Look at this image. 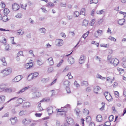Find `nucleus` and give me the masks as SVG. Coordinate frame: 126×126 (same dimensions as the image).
I'll use <instances>...</instances> for the list:
<instances>
[{
    "label": "nucleus",
    "instance_id": "680f3d73",
    "mask_svg": "<svg viewBox=\"0 0 126 126\" xmlns=\"http://www.w3.org/2000/svg\"><path fill=\"white\" fill-rule=\"evenodd\" d=\"M97 33L99 34H101L103 33V31L99 30H97Z\"/></svg>",
    "mask_w": 126,
    "mask_h": 126
},
{
    "label": "nucleus",
    "instance_id": "4c0bfd02",
    "mask_svg": "<svg viewBox=\"0 0 126 126\" xmlns=\"http://www.w3.org/2000/svg\"><path fill=\"white\" fill-rule=\"evenodd\" d=\"M73 14L75 17H78L79 15V13L77 11H76L74 12Z\"/></svg>",
    "mask_w": 126,
    "mask_h": 126
},
{
    "label": "nucleus",
    "instance_id": "603ef678",
    "mask_svg": "<svg viewBox=\"0 0 126 126\" xmlns=\"http://www.w3.org/2000/svg\"><path fill=\"white\" fill-rule=\"evenodd\" d=\"M48 6H49L50 7H53L54 6V4L51 2H49L47 4Z\"/></svg>",
    "mask_w": 126,
    "mask_h": 126
},
{
    "label": "nucleus",
    "instance_id": "1a4fd4ad",
    "mask_svg": "<svg viewBox=\"0 0 126 126\" xmlns=\"http://www.w3.org/2000/svg\"><path fill=\"white\" fill-rule=\"evenodd\" d=\"M86 59L85 57L83 55L81 56L79 60V63L80 64H82L85 62Z\"/></svg>",
    "mask_w": 126,
    "mask_h": 126
},
{
    "label": "nucleus",
    "instance_id": "de8ad7c7",
    "mask_svg": "<svg viewBox=\"0 0 126 126\" xmlns=\"http://www.w3.org/2000/svg\"><path fill=\"white\" fill-rule=\"evenodd\" d=\"M49 98H45L41 101V102L43 101L47 102L49 101Z\"/></svg>",
    "mask_w": 126,
    "mask_h": 126
},
{
    "label": "nucleus",
    "instance_id": "58836bf2",
    "mask_svg": "<svg viewBox=\"0 0 126 126\" xmlns=\"http://www.w3.org/2000/svg\"><path fill=\"white\" fill-rule=\"evenodd\" d=\"M39 74V73L38 72H36L32 73V75L33 76V77L34 79H35L37 77Z\"/></svg>",
    "mask_w": 126,
    "mask_h": 126
},
{
    "label": "nucleus",
    "instance_id": "4be33fe9",
    "mask_svg": "<svg viewBox=\"0 0 126 126\" xmlns=\"http://www.w3.org/2000/svg\"><path fill=\"white\" fill-rule=\"evenodd\" d=\"M96 119L97 120L98 122H101L102 120V117L100 115H98L97 116Z\"/></svg>",
    "mask_w": 126,
    "mask_h": 126
},
{
    "label": "nucleus",
    "instance_id": "393cba45",
    "mask_svg": "<svg viewBox=\"0 0 126 126\" xmlns=\"http://www.w3.org/2000/svg\"><path fill=\"white\" fill-rule=\"evenodd\" d=\"M100 89V88L99 86H97L95 87L94 89V92L96 94L98 93L97 92Z\"/></svg>",
    "mask_w": 126,
    "mask_h": 126
},
{
    "label": "nucleus",
    "instance_id": "a18cd8bd",
    "mask_svg": "<svg viewBox=\"0 0 126 126\" xmlns=\"http://www.w3.org/2000/svg\"><path fill=\"white\" fill-rule=\"evenodd\" d=\"M15 17L17 18H20L22 17V15L21 13H19L15 16Z\"/></svg>",
    "mask_w": 126,
    "mask_h": 126
},
{
    "label": "nucleus",
    "instance_id": "ddd939ff",
    "mask_svg": "<svg viewBox=\"0 0 126 126\" xmlns=\"http://www.w3.org/2000/svg\"><path fill=\"white\" fill-rule=\"evenodd\" d=\"M68 61L69 63L72 64L74 62L75 60L73 57H71L68 59Z\"/></svg>",
    "mask_w": 126,
    "mask_h": 126
},
{
    "label": "nucleus",
    "instance_id": "20e7f679",
    "mask_svg": "<svg viewBox=\"0 0 126 126\" xmlns=\"http://www.w3.org/2000/svg\"><path fill=\"white\" fill-rule=\"evenodd\" d=\"M110 63H113L115 66H116L119 63V61L117 59L113 58L111 60Z\"/></svg>",
    "mask_w": 126,
    "mask_h": 126
},
{
    "label": "nucleus",
    "instance_id": "423d86ee",
    "mask_svg": "<svg viewBox=\"0 0 126 126\" xmlns=\"http://www.w3.org/2000/svg\"><path fill=\"white\" fill-rule=\"evenodd\" d=\"M66 120L67 123H66L65 124L67 125L68 124H72L74 123V121L73 119L70 117H67L66 118Z\"/></svg>",
    "mask_w": 126,
    "mask_h": 126
},
{
    "label": "nucleus",
    "instance_id": "4468645a",
    "mask_svg": "<svg viewBox=\"0 0 126 126\" xmlns=\"http://www.w3.org/2000/svg\"><path fill=\"white\" fill-rule=\"evenodd\" d=\"M17 97H15L13 98L10 99L8 101L6 102L3 105H2V106L1 107V108H0V111L1 110H2L4 108V107L5 105L6 104L9 103L10 101H11L12 100H14V99H16V98H17Z\"/></svg>",
    "mask_w": 126,
    "mask_h": 126
},
{
    "label": "nucleus",
    "instance_id": "13d9d810",
    "mask_svg": "<svg viewBox=\"0 0 126 126\" xmlns=\"http://www.w3.org/2000/svg\"><path fill=\"white\" fill-rule=\"evenodd\" d=\"M53 70V68L52 67H50L48 69L47 71L48 72L50 73L52 72Z\"/></svg>",
    "mask_w": 126,
    "mask_h": 126
},
{
    "label": "nucleus",
    "instance_id": "052dcab7",
    "mask_svg": "<svg viewBox=\"0 0 126 126\" xmlns=\"http://www.w3.org/2000/svg\"><path fill=\"white\" fill-rule=\"evenodd\" d=\"M114 119V117L113 115L110 116L109 117V120L111 121H113Z\"/></svg>",
    "mask_w": 126,
    "mask_h": 126
},
{
    "label": "nucleus",
    "instance_id": "dca6fc26",
    "mask_svg": "<svg viewBox=\"0 0 126 126\" xmlns=\"http://www.w3.org/2000/svg\"><path fill=\"white\" fill-rule=\"evenodd\" d=\"M0 60L2 62V64L4 66L7 65V64L6 62L5 59V58L4 57H3L1 58L0 59Z\"/></svg>",
    "mask_w": 126,
    "mask_h": 126
},
{
    "label": "nucleus",
    "instance_id": "e2e57ef3",
    "mask_svg": "<svg viewBox=\"0 0 126 126\" xmlns=\"http://www.w3.org/2000/svg\"><path fill=\"white\" fill-rule=\"evenodd\" d=\"M63 60H61L60 62L57 65V66L58 67H60L61 64H62V63H63Z\"/></svg>",
    "mask_w": 126,
    "mask_h": 126
},
{
    "label": "nucleus",
    "instance_id": "473e14b6",
    "mask_svg": "<svg viewBox=\"0 0 126 126\" xmlns=\"http://www.w3.org/2000/svg\"><path fill=\"white\" fill-rule=\"evenodd\" d=\"M83 112L84 114L86 115H88L89 113V111L86 109L83 110Z\"/></svg>",
    "mask_w": 126,
    "mask_h": 126
},
{
    "label": "nucleus",
    "instance_id": "72a5a7b5",
    "mask_svg": "<svg viewBox=\"0 0 126 126\" xmlns=\"http://www.w3.org/2000/svg\"><path fill=\"white\" fill-rule=\"evenodd\" d=\"M10 11L8 9H5L3 10V12L5 15H7L9 12Z\"/></svg>",
    "mask_w": 126,
    "mask_h": 126
},
{
    "label": "nucleus",
    "instance_id": "9d476101",
    "mask_svg": "<svg viewBox=\"0 0 126 126\" xmlns=\"http://www.w3.org/2000/svg\"><path fill=\"white\" fill-rule=\"evenodd\" d=\"M12 8L14 11H16L19 9V6L18 4L16 3H14L12 5Z\"/></svg>",
    "mask_w": 126,
    "mask_h": 126
},
{
    "label": "nucleus",
    "instance_id": "6e6d98bb",
    "mask_svg": "<svg viewBox=\"0 0 126 126\" xmlns=\"http://www.w3.org/2000/svg\"><path fill=\"white\" fill-rule=\"evenodd\" d=\"M108 39L111 41L113 40L114 41H116V39L115 38L111 36L109 37Z\"/></svg>",
    "mask_w": 126,
    "mask_h": 126
},
{
    "label": "nucleus",
    "instance_id": "338daca9",
    "mask_svg": "<svg viewBox=\"0 0 126 126\" xmlns=\"http://www.w3.org/2000/svg\"><path fill=\"white\" fill-rule=\"evenodd\" d=\"M115 95L116 96V97H118L119 96V93L117 91H115L114 93Z\"/></svg>",
    "mask_w": 126,
    "mask_h": 126
},
{
    "label": "nucleus",
    "instance_id": "774afa93",
    "mask_svg": "<svg viewBox=\"0 0 126 126\" xmlns=\"http://www.w3.org/2000/svg\"><path fill=\"white\" fill-rule=\"evenodd\" d=\"M103 21L104 20L102 19H100L98 22V24H101Z\"/></svg>",
    "mask_w": 126,
    "mask_h": 126
},
{
    "label": "nucleus",
    "instance_id": "2f4dec72",
    "mask_svg": "<svg viewBox=\"0 0 126 126\" xmlns=\"http://www.w3.org/2000/svg\"><path fill=\"white\" fill-rule=\"evenodd\" d=\"M88 21L85 19H84L82 23V25H84L85 26H86L88 24Z\"/></svg>",
    "mask_w": 126,
    "mask_h": 126
},
{
    "label": "nucleus",
    "instance_id": "2eb2a0df",
    "mask_svg": "<svg viewBox=\"0 0 126 126\" xmlns=\"http://www.w3.org/2000/svg\"><path fill=\"white\" fill-rule=\"evenodd\" d=\"M24 33V31L22 29H20L17 31V34L19 35H22Z\"/></svg>",
    "mask_w": 126,
    "mask_h": 126
},
{
    "label": "nucleus",
    "instance_id": "f8f14e48",
    "mask_svg": "<svg viewBox=\"0 0 126 126\" xmlns=\"http://www.w3.org/2000/svg\"><path fill=\"white\" fill-rule=\"evenodd\" d=\"M5 97L3 95L0 96V104L3 103L5 100Z\"/></svg>",
    "mask_w": 126,
    "mask_h": 126
},
{
    "label": "nucleus",
    "instance_id": "b1692460",
    "mask_svg": "<svg viewBox=\"0 0 126 126\" xmlns=\"http://www.w3.org/2000/svg\"><path fill=\"white\" fill-rule=\"evenodd\" d=\"M47 60H48L49 62V64L50 65H52L53 64L54 62L53 60V59L52 57H50L47 59Z\"/></svg>",
    "mask_w": 126,
    "mask_h": 126
},
{
    "label": "nucleus",
    "instance_id": "f704fd0d",
    "mask_svg": "<svg viewBox=\"0 0 126 126\" xmlns=\"http://www.w3.org/2000/svg\"><path fill=\"white\" fill-rule=\"evenodd\" d=\"M49 79L48 78H43L42 79L41 81L43 83H45L48 81Z\"/></svg>",
    "mask_w": 126,
    "mask_h": 126
},
{
    "label": "nucleus",
    "instance_id": "7c9ffc66",
    "mask_svg": "<svg viewBox=\"0 0 126 126\" xmlns=\"http://www.w3.org/2000/svg\"><path fill=\"white\" fill-rule=\"evenodd\" d=\"M105 12L104 10H102L100 11H98L96 12V13L97 14H102L104 13Z\"/></svg>",
    "mask_w": 126,
    "mask_h": 126
},
{
    "label": "nucleus",
    "instance_id": "79ce46f5",
    "mask_svg": "<svg viewBox=\"0 0 126 126\" xmlns=\"http://www.w3.org/2000/svg\"><path fill=\"white\" fill-rule=\"evenodd\" d=\"M23 55V51H20L18 52L17 54V57H18L21 56L22 55Z\"/></svg>",
    "mask_w": 126,
    "mask_h": 126
},
{
    "label": "nucleus",
    "instance_id": "f257e3e1",
    "mask_svg": "<svg viewBox=\"0 0 126 126\" xmlns=\"http://www.w3.org/2000/svg\"><path fill=\"white\" fill-rule=\"evenodd\" d=\"M11 72L12 69L10 67H8L2 70L1 73L3 74L4 76H6L9 75Z\"/></svg>",
    "mask_w": 126,
    "mask_h": 126
},
{
    "label": "nucleus",
    "instance_id": "bb28decb",
    "mask_svg": "<svg viewBox=\"0 0 126 126\" xmlns=\"http://www.w3.org/2000/svg\"><path fill=\"white\" fill-rule=\"evenodd\" d=\"M4 46L5 47V50H10L9 45L8 44H4Z\"/></svg>",
    "mask_w": 126,
    "mask_h": 126
},
{
    "label": "nucleus",
    "instance_id": "c85d7f7f",
    "mask_svg": "<svg viewBox=\"0 0 126 126\" xmlns=\"http://www.w3.org/2000/svg\"><path fill=\"white\" fill-rule=\"evenodd\" d=\"M27 112L26 110H22L19 113V115H23L26 113Z\"/></svg>",
    "mask_w": 126,
    "mask_h": 126
},
{
    "label": "nucleus",
    "instance_id": "e433bc0d",
    "mask_svg": "<svg viewBox=\"0 0 126 126\" xmlns=\"http://www.w3.org/2000/svg\"><path fill=\"white\" fill-rule=\"evenodd\" d=\"M25 91V90L24 89V88H23L22 89L20 90L18 92H16V94H20L21 93H23V92Z\"/></svg>",
    "mask_w": 126,
    "mask_h": 126
},
{
    "label": "nucleus",
    "instance_id": "37998d69",
    "mask_svg": "<svg viewBox=\"0 0 126 126\" xmlns=\"http://www.w3.org/2000/svg\"><path fill=\"white\" fill-rule=\"evenodd\" d=\"M95 21V20L94 19H93L90 22L89 24L90 25L93 26L94 23Z\"/></svg>",
    "mask_w": 126,
    "mask_h": 126
},
{
    "label": "nucleus",
    "instance_id": "a19ab883",
    "mask_svg": "<svg viewBox=\"0 0 126 126\" xmlns=\"http://www.w3.org/2000/svg\"><path fill=\"white\" fill-rule=\"evenodd\" d=\"M85 9L84 8H83L80 11V14H82L85 15Z\"/></svg>",
    "mask_w": 126,
    "mask_h": 126
},
{
    "label": "nucleus",
    "instance_id": "6e6552de",
    "mask_svg": "<svg viewBox=\"0 0 126 126\" xmlns=\"http://www.w3.org/2000/svg\"><path fill=\"white\" fill-rule=\"evenodd\" d=\"M3 91L5 92L10 93L12 92H15V91L16 89L14 88H8L4 89Z\"/></svg>",
    "mask_w": 126,
    "mask_h": 126
},
{
    "label": "nucleus",
    "instance_id": "aec40b11",
    "mask_svg": "<svg viewBox=\"0 0 126 126\" xmlns=\"http://www.w3.org/2000/svg\"><path fill=\"white\" fill-rule=\"evenodd\" d=\"M32 73L30 74L28 77L27 79L28 81H30L32 79H34L33 76L32 75Z\"/></svg>",
    "mask_w": 126,
    "mask_h": 126
},
{
    "label": "nucleus",
    "instance_id": "7ed1b4c3",
    "mask_svg": "<svg viewBox=\"0 0 126 126\" xmlns=\"http://www.w3.org/2000/svg\"><path fill=\"white\" fill-rule=\"evenodd\" d=\"M33 97L32 98H35L36 97H38L41 96V94L40 92H36L32 93Z\"/></svg>",
    "mask_w": 126,
    "mask_h": 126
},
{
    "label": "nucleus",
    "instance_id": "412c9836",
    "mask_svg": "<svg viewBox=\"0 0 126 126\" xmlns=\"http://www.w3.org/2000/svg\"><path fill=\"white\" fill-rule=\"evenodd\" d=\"M33 65V63H30L27 64L26 66H27V67H26L27 69L30 68L32 67Z\"/></svg>",
    "mask_w": 126,
    "mask_h": 126
},
{
    "label": "nucleus",
    "instance_id": "f3484780",
    "mask_svg": "<svg viewBox=\"0 0 126 126\" xmlns=\"http://www.w3.org/2000/svg\"><path fill=\"white\" fill-rule=\"evenodd\" d=\"M31 106V104L29 102H27L23 103V107H29Z\"/></svg>",
    "mask_w": 126,
    "mask_h": 126
},
{
    "label": "nucleus",
    "instance_id": "f03ea898",
    "mask_svg": "<svg viewBox=\"0 0 126 126\" xmlns=\"http://www.w3.org/2000/svg\"><path fill=\"white\" fill-rule=\"evenodd\" d=\"M56 45L58 47L62 46L63 43L62 40L60 39H57L56 41Z\"/></svg>",
    "mask_w": 126,
    "mask_h": 126
},
{
    "label": "nucleus",
    "instance_id": "8fccbe9b",
    "mask_svg": "<svg viewBox=\"0 0 126 126\" xmlns=\"http://www.w3.org/2000/svg\"><path fill=\"white\" fill-rule=\"evenodd\" d=\"M4 22L7 21L8 20V19L6 16H4L2 18Z\"/></svg>",
    "mask_w": 126,
    "mask_h": 126
},
{
    "label": "nucleus",
    "instance_id": "bf43d9fd",
    "mask_svg": "<svg viewBox=\"0 0 126 126\" xmlns=\"http://www.w3.org/2000/svg\"><path fill=\"white\" fill-rule=\"evenodd\" d=\"M110 123L109 122H106L105 123V126H110Z\"/></svg>",
    "mask_w": 126,
    "mask_h": 126
},
{
    "label": "nucleus",
    "instance_id": "69168bd1",
    "mask_svg": "<svg viewBox=\"0 0 126 126\" xmlns=\"http://www.w3.org/2000/svg\"><path fill=\"white\" fill-rule=\"evenodd\" d=\"M67 17L69 20H70L72 18L73 16L71 15H68L67 16Z\"/></svg>",
    "mask_w": 126,
    "mask_h": 126
},
{
    "label": "nucleus",
    "instance_id": "5701e85b",
    "mask_svg": "<svg viewBox=\"0 0 126 126\" xmlns=\"http://www.w3.org/2000/svg\"><path fill=\"white\" fill-rule=\"evenodd\" d=\"M81 85L82 86H87L88 85V83L87 81H82L81 82Z\"/></svg>",
    "mask_w": 126,
    "mask_h": 126
},
{
    "label": "nucleus",
    "instance_id": "ea45409f",
    "mask_svg": "<svg viewBox=\"0 0 126 126\" xmlns=\"http://www.w3.org/2000/svg\"><path fill=\"white\" fill-rule=\"evenodd\" d=\"M37 64L39 65H41L43 64V63L42 60H37Z\"/></svg>",
    "mask_w": 126,
    "mask_h": 126
},
{
    "label": "nucleus",
    "instance_id": "9b49d317",
    "mask_svg": "<svg viewBox=\"0 0 126 126\" xmlns=\"http://www.w3.org/2000/svg\"><path fill=\"white\" fill-rule=\"evenodd\" d=\"M10 120L12 124L14 125L17 122V120L16 117L11 118L10 119Z\"/></svg>",
    "mask_w": 126,
    "mask_h": 126
},
{
    "label": "nucleus",
    "instance_id": "5fc2aeb1",
    "mask_svg": "<svg viewBox=\"0 0 126 126\" xmlns=\"http://www.w3.org/2000/svg\"><path fill=\"white\" fill-rule=\"evenodd\" d=\"M122 65L124 68H126V61L122 62Z\"/></svg>",
    "mask_w": 126,
    "mask_h": 126
},
{
    "label": "nucleus",
    "instance_id": "a211bd4d",
    "mask_svg": "<svg viewBox=\"0 0 126 126\" xmlns=\"http://www.w3.org/2000/svg\"><path fill=\"white\" fill-rule=\"evenodd\" d=\"M47 110L49 112V114H51L53 112L52 110V107L51 106L48 108L47 109Z\"/></svg>",
    "mask_w": 126,
    "mask_h": 126
},
{
    "label": "nucleus",
    "instance_id": "09e8293b",
    "mask_svg": "<svg viewBox=\"0 0 126 126\" xmlns=\"http://www.w3.org/2000/svg\"><path fill=\"white\" fill-rule=\"evenodd\" d=\"M66 91L67 92V93L69 94L71 93V91L70 88L69 87H66Z\"/></svg>",
    "mask_w": 126,
    "mask_h": 126
},
{
    "label": "nucleus",
    "instance_id": "4d7b16f0",
    "mask_svg": "<svg viewBox=\"0 0 126 126\" xmlns=\"http://www.w3.org/2000/svg\"><path fill=\"white\" fill-rule=\"evenodd\" d=\"M34 122L33 123H32L30 125V126H35L37 124L36 122H38V121H33Z\"/></svg>",
    "mask_w": 126,
    "mask_h": 126
},
{
    "label": "nucleus",
    "instance_id": "0eeeda50",
    "mask_svg": "<svg viewBox=\"0 0 126 126\" xmlns=\"http://www.w3.org/2000/svg\"><path fill=\"white\" fill-rule=\"evenodd\" d=\"M32 121L31 119L27 120L26 119H23L22 121L23 124L25 125H27L30 124Z\"/></svg>",
    "mask_w": 126,
    "mask_h": 126
},
{
    "label": "nucleus",
    "instance_id": "0e129e2a",
    "mask_svg": "<svg viewBox=\"0 0 126 126\" xmlns=\"http://www.w3.org/2000/svg\"><path fill=\"white\" fill-rule=\"evenodd\" d=\"M91 89L90 87H87L86 89V91L87 92H90L91 91Z\"/></svg>",
    "mask_w": 126,
    "mask_h": 126
},
{
    "label": "nucleus",
    "instance_id": "49530a36",
    "mask_svg": "<svg viewBox=\"0 0 126 126\" xmlns=\"http://www.w3.org/2000/svg\"><path fill=\"white\" fill-rule=\"evenodd\" d=\"M89 33V32L88 31L87 32L84 34L82 37L84 38H85L88 36Z\"/></svg>",
    "mask_w": 126,
    "mask_h": 126
},
{
    "label": "nucleus",
    "instance_id": "c9c22d12",
    "mask_svg": "<svg viewBox=\"0 0 126 126\" xmlns=\"http://www.w3.org/2000/svg\"><path fill=\"white\" fill-rule=\"evenodd\" d=\"M39 31L41 33H45L46 32V30L44 28H42L39 29Z\"/></svg>",
    "mask_w": 126,
    "mask_h": 126
},
{
    "label": "nucleus",
    "instance_id": "3c124183",
    "mask_svg": "<svg viewBox=\"0 0 126 126\" xmlns=\"http://www.w3.org/2000/svg\"><path fill=\"white\" fill-rule=\"evenodd\" d=\"M91 120V117L90 116H87L86 118V121L87 122H89Z\"/></svg>",
    "mask_w": 126,
    "mask_h": 126
},
{
    "label": "nucleus",
    "instance_id": "6ab92c4d",
    "mask_svg": "<svg viewBox=\"0 0 126 126\" xmlns=\"http://www.w3.org/2000/svg\"><path fill=\"white\" fill-rule=\"evenodd\" d=\"M70 84V82L67 80L63 82V85L66 87H69Z\"/></svg>",
    "mask_w": 126,
    "mask_h": 126
},
{
    "label": "nucleus",
    "instance_id": "a878e982",
    "mask_svg": "<svg viewBox=\"0 0 126 126\" xmlns=\"http://www.w3.org/2000/svg\"><path fill=\"white\" fill-rule=\"evenodd\" d=\"M125 22V20L124 19H120L118 21V23L120 25H123Z\"/></svg>",
    "mask_w": 126,
    "mask_h": 126
},
{
    "label": "nucleus",
    "instance_id": "39448f33",
    "mask_svg": "<svg viewBox=\"0 0 126 126\" xmlns=\"http://www.w3.org/2000/svg\"><path fill=\"white\" fill-rule=\"evenodd\" d=\"M23 78V77L20 75L18 76L15 77L12 80L13 82H17L20 81Z\"/></svg>",
    "mask_w": 126,
    "mask_h": 126
},
{
    "label": "nucleus",
    "instance_id": "cd10ccee",
    "mask_svg": "<svg viewBox=\"0 0 126 126\" xmlns=\"http://www.w3.org/2000/svg\"><path fill=\"white\" fill-rule=\"evenodd\" d=\"M96 78H99L102 80H105L106 79L105 77H102L98 74H97Z\"/></svg>",
    "mask_w": 126,
    "mask_h": 126
},
{
    "label": "nucleus",
    "instance_id": "c03bdc74",
    "mask_svg": "<svg viewBox=\"0 0 126 126\" xmlns=\"http://www.w3.org/2000/svg\"><path fill=\"white\" fill-rule=\"evenodd\" d=\"M70 105L69 104H67L66 106L63 107L64 108V110H65V111L66 112L67 110V108H70Z\"/></svg>",
    "mask_w": 126,
    "mask_h": 126
},
{
    "label": "nucleus",
    "instance_id": "c756f323",
    "mask_svg": "<svg viewBox=\"0 0 126 126\" xmlns=\"http://www.w3.org/2000/svg\"><path fill=\"white\" fill-rule=\"evenodd\" d=\"M106 98L108 101H111V99H112V97L110 94L108 95V96L106 97Z\"/></svg>",
    "mask_w": 126,
    "mask_h": 126
},
{
    "label": "nucleus",
    "instance_id": "864d4df0",
    "mask_svg": "<svg viewBox=\"0 0 126 126\" xmlns=\"http://www.w3.org/2000/svg\"><path fill=\"white\" fill-rule=\"evenodd\" d=\"M23 101V99L21 98H19L17 100V103H22Z\"/></svg>",
    "mask_w": 126,
    "mask_h": 126
}]
</instances>
